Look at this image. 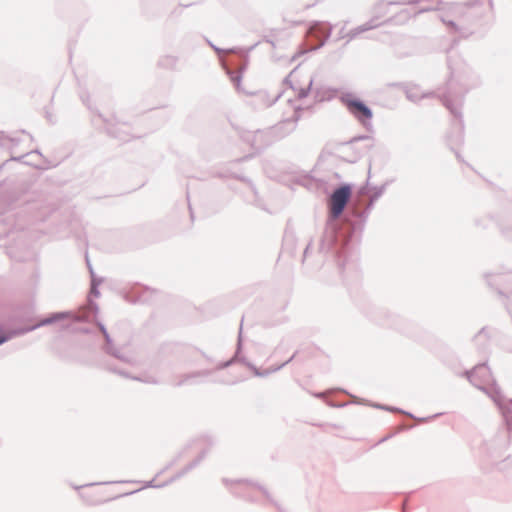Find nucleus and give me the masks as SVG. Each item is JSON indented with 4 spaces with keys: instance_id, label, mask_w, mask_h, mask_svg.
<instances>
[{
    "instance_id": "obj_1",
    "label": "nucleus",
    "mask_w": 512,
    "mask_h": 512,
    "mask_svg": "<svg viewBox=\"0 0 512 512\" xmlns=\"http://www.w3.org/2000/svg\"><path fill=\"white\" fill-rule=\"evenodd\" d=\"M352 193L353 185L350 183H341L333 190L328 201L323 234L316 246L311 240L303 251L302 264L310 269L332 273L334 279L327 280L330 284L337 280L349 283L360 278L357 250L351 245H342L346 241L347 230L344 212Z\"/></svg>"
},
{
    "instance_id": "obj_2",
    "label": "nucleus",
    "mask_w": 512,
    "mask_h": 512,
    "mask_svg": "<svg viewBox=\"0 0 512 512\" xmlns=\"http://www.w3.org/2000/svg\"><path fill=\"white\" fill-rule=\"evenodd\" d=\"M451 75L441 101L455 118L452 124L454 132L447 136L448 145L451 150H454L455 146L461 145L464 141V121L461 110L465 95L477 86L478 81L469 68H467V78L456 79L453 70Z\"/></svg>"
},
{
    "instance_id": "obj_3",
    "label": "nucleus",
    "mask_w": 512,
    "mask_h": 512,
    "mask_svg": "<svg viewBox=\"0 0 512 512\" xmlns=\"http://www.w3.org/2000/svg\"><path fill=\"white\" fill-rule=\"evenodd\" d=\"M464 375L477 389L487 394L499 408L508 430H512V398H507L494 379L486 362L466 370Z\"/></svg>"
},
{
    "instance_id": "obj_4",
    "label": "nucleus",
    "mask_w": 512,
    "mask_h": 512,
    "mask_svg": "<svg viewBox=\"0 0 512 512\" xmlns=\"http://www.w3.org/2000/svg\"><path fill=\"white\" fill-rule=\"evenodd\" d=\"M375 202L376 201L370 197L368 203L362 210H358L360 206H354L348 210L346 216L343 218L347 230L346 241L344 240V242H342V245H351L354 249H356V240L358 236H360L361 233L363 232L366 221L369 217L371 210L375 205Z\"/></svg>"
},
{
    "instance_id": "obj_5",
    "label": "nucleus",
    "mask_w": 512,
    "mask_h": 512,
    "mask_svg": "<svg viewBox=\"0 0 512 512\" xmlns=\"http://www.w3.org/2000/svg\"><path fill=\"white\" fill-rule=\"evenodd\" d=\"M340 102L346 107L347 111L369 132L373 131V111L359 97L352 92H344L339 97Z\"/></svg>"
},
{
    "instance_id": "obj_6",
    "label": "nucleus",
    "mask_w": 512,
    "mask_h": 512,
    "mask_svg": "<svg viewBox=\"0 0 512 512\" xmlns=\"http://www.w3.org/2000/svg\"><path fill=\"white\" fill-rule=\"evenodd\" d=\"M89 318L88 315L85 314H77L72 311H59L53 312L39 319L35 324L19 327L21 331V335H25L29 332H32L40 327L52 325L55 323H59L65 320H69L72 323H81L87 321Z\"/></svg>"
},
{
    "instance_id": "obj_7",
    "label": "nucleus",
    "mask_w": 512,
    "mask_h": 512,
    "mask_svg": "<svg viewBox=\"0 0 512 512\" xmlns=\"http://www.w3.org/2000/svg\"><path fill=\"white\" fill-rule=\"evenodd\" d=\"M492 220L496 222L501 235L505 239L512 241V207L504 209L495 217L484 216L476 218L474 220V225L479 229H487L490 221Z\"/></svg>"
},
{
    "instance_id": "obj_8",
    "label": "nucleus",
    "mask_w": 512,
    "mask_h": 512,
    "mask_svg": "<svg viewBox=\"0 0 512 512\" xmlns=\"http://www.w3.org/2000/svg\"><path fill=\"white\" fill-rule=\"evenodd\" d=\"M241 352H242V326H240L236 350H235L233 357L227 361L219 362L216 366V370H223V369L230 367L235 362H240V363L244 364L246 367H248L253 372V374L257 377H267L271 374V371L268 369L260 370L259 368H257L254 364L249 362L244 356H241Z\"/></svg>"
},
{
    "instance_id": "obj_9",
    "label": "nucleus",
    "mask_w": 512,
    "mask_h": 512,
    "mask_svg": "<svg viewBox=\"0 0 512 512\" xmlns=\"http://www.w3.org/2000/svg\"><path fill=\"white\" fill-rule=\"evenodd\" d=\"M487 285L495 289L497 293L507 299H512V274L486 273L484 275Z\"/></svg>"
},
{
    "instance_id": "obj_10",
    "label": "nucleus",
    "mask_w": 512,
    "mask_h": 512,
    "mask_svg": "<svg viewBox=\"0 0 512 512\" xmlns=\"http://www.w3.org/2000/svg\"><path fill=\"white\" fill-rule=\"evenodd\" d=\"M101 120L105 124V129L108 135L111 137L118 139L119 141L126 142L130 139V134L128 132V126L126 123H115L111 119H107L103 117L101 113H97L93 118L92 122L97 124V121Z\"/></svg>"
},
{
    "instance_id": "obj_11",
    "label": "nucleus",
    "mask_w": 512,
    "mask_h": 512,
    "mask_svg": "<svg viewBox=\"0 0 512 512\" xmlns=\"http://www.w3.org/2000/svg\"><path fill=\"white\" fill-rule=\"evenodd\" d=\"M241 137L257 151H261L271 144L270 131L268 130L258 129L254 132H246Z\"/></svg>"
},
{
    "instance_id": "obj_12",
    "label": "nucleus",
    "mask_w": 512,
    "mask_h": 512,
    "mask_svg": "<svg viewBox=\"0 0 512 512\" xmlns=\"http://www.w3.org/2000/svg\"><path fill=\"white\" fill-rule=\"evenodd\" d=\"M96 324L99 328V331L103 335V338L105 341L104 345L102 346V351L105 354L110 355L118 360H121L124 362L127 361V358L121 352V349L115 346L114 341H113L111 335L109 334L106 326L100 321H97Z\"/></svg>"
},
{
    "instance_id": "obj_13",
    "label": "nucleus",
    "mask_w": 512,
    "mask_h": 512,
    "mask_svg": "<svg viewBox=\"0 0 512 512\" xmlns=\"http://www.w3.org/2000/svg\"><path fill=\"white\" fill-rule=\"evenodd\" d=\"M332 26L329 23L316 21L308 29L311 37L320 38V42L313 48L318 50L323 47L332 34Z\"/></svg>"
},
{
    "instance_id": "obj_14",
    "label": "nucleus",
    "mask_w": 512,
    "mask_h": 512,
    "mask_svg": "<svg viewBox=\"0 0 512 512\" xmlns=\"http://www.w3.org/2000/svg\"><path fill=\"white\" fill-rule=\"evenodd\" d=\"M103 282L102 278H99L95 275V273H92V279L90 283V290H89V297H99L100 291H99V285ZM88 309L90 310V314L93 316H96L99 311L98 304L92 300L91 298H88Z\"/></svg>"
},
{
    "instance_id": "obj_15",
    "label": "nucleus",
    "mask_w": 512,
    "mask_h": 512,
    "mask_svg": "<svg viewBox=\"0 0 512 512\" xmlns=\"http://www.w3.org/2000/svg\"><path fill=\"white\" fill-rule=\"evenodd\" d=\"M240 61L241 64L239 65V68L236 71L231 68H225L227 76L230 78L231 82L235 85V88L238 91H240L243 73L248 66V55H244Z\"/></svg>"
},
{
    "instance_id": "obj_16",
    "label": "nucleus",
    "mask_w": 512,
    "mask_h": 512,
    "mask_svg": "<svg viewBox=\"0 0 512 512\" xmlns=\"http://www.w3.org/2000/svg\"><path fill=\"white\" fill-rule=\"evenodd\" d=\"M473 343L480 354H485L490 345V336L487 327L481 328L473 337Z\"/></svg>"
},
{
    "instance_id": "obj_17",
    "label": "nucleus",
    "mask_w": 512,
    "mask_h": 512,
    "mask_svg": "<svg viewBox=\"0 0 512 512\" xmlns=\"http://www.w3.org/2000/svg\"><path fill=\"white\" fill-rule=\"evenodd\" d=\"M206 455H207V450H202L200 452V454L194 460H192L182 470H180L174 476H172L169 480H167L165 482L166 485L173 483L174 481L180 479L181 477L186 475L188 472H190L191 470L196 468L203 461V459L206 457Z\"/></svg>"
},
{
    "instance_id": "obj_18",
    "label": "nucleus",
    "mask_w": 512,
    "mask_h": 512,
    "mask_svg": "<svg viewBox=\"0 0 512 512\" xmlns=\"http://www.w3.org/2000/svg\"><path fill=\"white\" fill-rule=\"evenodd\" d=\"M299 120V116L298 115H294L292 118L290 119H287L283 122H280L278 123L275 127H274V130L276 131V133H279V132H282L283 133L281 134V136H285V135H288L290 134L292 131L295 130L296 128V123L297 121Z\"/></svg>"
},
{
    "instance_id": "obj_19",
    "label": "nucleus",
    "mask_w": 512,
    "mask_h": 512,
    "mask_svg": "<svg viewBox=\"0 0 512 512\" xmlns=\"http://www.w3.org/2000/svg\"><path fill=\"white\" fill-rule=\"evenodd\" d=\"M222 483L229 489L231 492V489H237L240 490L243 485H250L257 488L258 483L250 480V479H230V478H223Z\"/></svg>"
},
{
    "instance_id": "obj_20",
    "label": "nucleus",
    "mask_w": 512,
    "mask_h": 512,
    "mask_svg": "<svg viewBox=\"0 0 512 512\" xmlns=\"http://www.w3.org/2000/svg\"><path fill=\"white\" fill-rule=\"evenodd\" d=\"M18 336H22L19 327L5 328L4 326L0 325V346Z\"/></svg>"
},
{
    "instance_id": "obj_21",
    "label": "nucleus",
    "mask_w": 512,
    "mask_h": 512,
    "mask_svg": "<svg viewBox=\"0 0 512 512\" xmlns=\"http://www.w3.org/2000/svg\"><path fill=\"white\" fill-rule=\"evenodd\" d=\"M211 374H212V370H209V369L199 370V371H194V372L183 374L180 377L179 381L176 383V386L181 387V386H184L187 384H192L191 376H209Z\"/></svg>"
},
{
    "instance_id": "obj_22",
    "label": "nucleus",
    "mask_w": 512,
    "mask_h": 512,
    "mask_svg": "<svg viewBox=\"0 0 512 512\" xmlns=\"http://www.w3.org/2000/svg\"><path fill=\"white\" fill-rule=\"evenodd\" d=\"M179 62V57L176 55H164L159 61L158 65L167 70H176Z\"/></svg>"
},
{
    "instance_id": "obj_23",
    "label": "nucleus",
    "mask_w": 512,
    "mask_h": 512,
    "mask_svg": "<svg viewBox=\"0 0 512 512\" xmlns=\"http://www.w3.org/2000/svg\"><path fill=\"white\" fill-rule=\"evenodd\" d=\"M389 412L401 413V414H404V415H406V416H408L410 418L416 419V420H418L420 422H423V423L424 422H428L431 419L437 418V417L442 415V413H436V414H434L432 416L418 418L415 415H413L412 413H410L408 411H405V410H403L401 408L395 407V406H391V409H389Z\"/></svg>"
},
{
    "instance_id": "obj_24",
    "label": "nucleus",
    "mask_w": 512,
    "mask_h": 512,
    "mask_svg": "<svg viewBox=\"0 0 512 512\" xmlns=\"http://www.w3.org/2000/svg\"><path fill=\"white\" fill-rule=\"evenodd\" d=\"M371 191V185L369 180L365 182L364 185L360 186L357 190L355 198L353 200V206H361L362 202L359 200L361 196L368 194Z\"/></svg>"
},
{
    "instance_id": "obj_25",
    "label": "nucleus",
    "mask_w": 512,
    "mask_h": 512,
    "mask_svg": "<svg viewBox=\"0 0 512 512\" xmlns=\"http://www.w3.org/2000/svg\"><path fill=\"white\" fill-rule=\"evenodd\" d=\"M257 489L267 498V500L273 504L279 512H287L277 501L273 499L270 492L262 485H257Z\"/></svg>"
},
{
    "instance_id": "obj_26",
    "label": "nucleus",
    "mask_w": 512,
    "mask_h": 512,
    "mask_svg": "<svg viewBox=\"0 0 512 512\" xmlns=\"http://www.w3.org/2000/svg\"><path fill=\"white\" fill-rule=\"evenodd\" d=\"M479 5H480V1L479 0H474V1H469V2L463 3L461 5V11L463 13V15H462L463 20L467 22V10L468 9L476 8Z\"/></svg>"
},
{
    "instance_id": "obj_27",
    "label": "nucleus",
    "mask_w": 512,
    "mask_h": 512,
    "mask_svg": "<svg viewBox=\"0 0 512 512\" xmlns=\"http://www.w3.org/2000/svg\"><path fill=\"white\" fill-rule=\"evenodd\" d=\"M453 33H459L462 36L467 35V29L460 27L454 20L444 21Z\"/></svg>"
},
{
    "instance_id": "obj_28",
    "label": "nucleus",
    "mask_w": 512,
    "mask_h": 512,
    "mask_svg": "<svg viewBox=\"0 0 512 512\" xmlns=\"http://www.w3.org/2000/svg\"><path fill=\"white\" fill-rule=\"evenodd\" d=\"M386 187H387V183H384L380 186H371L372 194L370 197L373 200L377 201L384 194Z\"/></svg>"
},
{
    "instance_id": "obj_29",
    "label": "nucleus",
    "mask_w": 512,
    "mask_h": 512,
    "mask_svg": "<svg viewBox=\"0 0 512 512\" xmlns=\"http://www.w3.org/2000/svg\"><path fill=\"white\" fill-rule=\"evenodd\" d=\"M231 494L237 498H240V499H243L245 501H248V502H256V500L253 498V496H249L243 488H241L240 490H237V489H231Z\"/></svg>"
},
{
    "instance_id": "obj_30",
    "label": "nucleus",
    "mask_w": 512,
    "mask_h": 512,
    "mask_svg": "<svg viewBox=\"0 0 512 512\" xmlns=\"http://www.w3.org/2000/svg\"><path fill=\"white\" fill-rule=\"evenodd\" d=\"M33 154H37V155H40V156H41L40 151L36 149V150H33V151H30V152L24 153V154L19 155V156H13V155H12V156H11V158H10V160H11V161H17V162H22V163H24V164H30L28 161H25L24 159H25L26 157H29V156L33 155Z\"/></svg>"
},
{
    "instance_id": "obj_31",
    "label": "nucleus",
    "mask_w": 512,
    "mask_h": 512,
    "mask_svg": "<svg viewBox=\"0 0 512 512\" xmlns=\"http://www.w3.org/2000/svg\"><path fill=\"white\" fill-rule=\"evenodd\" d=\"M377 27V24H375L372 20L364 23L358 27H355V32L358 34V36L366 31H369L373 28Z\"/></svg>"
},
{
    "instance_id": "obj_32",
    "label": "nucleus",
    "mask_w": 512,
    "mask_h": 512,
    "mask_svg": "<svg viewBox=\"0 0 512 512\" xmlns=\"http://www.w3.org/2000/svg\"><path fill=\"white\" fill-rule=\"evenodd\" d=\"M312 85H313V79H310V81H309V83H308V85L306 87L299 88L298 93H297V97L299 99L306 98L309 95V93H310V91L312 89Z\"/></svg>"
},
{
    "instance_id": "obj_33",
    "label": "nucleus",
    "mask_w": 512,
    "mask_h": 512,
    "mask_svg": "<svg viewBox=\"0 0 512 512\" xmlns=\"http://www.w3.org/2000/svg\"><path fill=\"white\" fill-rule=\"evenodd\" d=\"M9 141H12L10 136L6 135L4 132H0V146L2 148L12 150V146L9 145Z\"/></svg>"
},
{
    "instance_id": "obj_34",
    "label": "nucleus",
    "mask_w": 512,
    "mask_h": 512,
    "mask_svg": "<svg viewBox=\"0 0 512 512\" xmlns=\"http://www.w3.org/2000/svg\"><path fill=\"white\" fill-rule=\"evenodd\" d=\"M133 379L143 382V383H148V384H154V385L159 384V380L154 376L133 377Z\"/></svg>"
},
{
    "instance_id": "obj_35",
    "label": "nucleus",
    "mask_w": 512,
    "mask_h": 512,
    "mask_svg": "<svg viewBox=\"0 0 512 512\" xmlns=\"http://www.w3.org/2000/svg\"><path fill=\"white\" fill-rule=\"evenodd\" d=\"M358 141H368L369 144H368V147H372L373 146V137L370 136V135H359V136H355L351 142H358Z\"/></svg>"
},
{
    "instance_id": "obj_36",
    "label": "nucleus",
    "mask_w": 512,
    "mask_h": 512,
    "mask_svg": "<svg viewBox=\"0 0 512 512\" xmlns=\"http://www.w3.org/2000/svg\"><path fill=\"white\" fill-rule=\"evenodd\" d=\"M501 345L505 351L512 353V335L505 337Z\"/></svg>"
},
{
    "instance_id": "obj_37",
    "label": "nucleus",
    "mask_w": 512,
    "mask_h": 512,
    "mask_svg": "<svg viewBox=\"0 0 512 512\" xmlns=\"http://www.w3.org/2000/svg\"><path fill=\"white\" fill-rule=\"evenodd\" d=\"M295 355L296 353H294L288 360H286L284 363L278 365V366H274V367H270L268 368V370L271 371V374L274 373V372H277L279 371L280 369H282L284 366H286L288 363H290L294 358H295Z\"/></svg>"
},
{
    "instance_id": "obj_38",
    "label": "nucleus",
    "mask_w": 512,
    "mask_h": 512,
    "mask_svg": "<svg viewBox=\"0 0 512 512\" xmlns=\"http://www.w3.org/2000/svg\"><path fill=\"white\" fill-rule=\"evenodd\" d=\"M343 38H347V43L350 42L351 40L355 39L356 37H358V34L355 32V28L351 29L350 31H348L345 35L342 36Z\"/></svg>"
},
{
    "instance_id": "obj_39",
    "label": "nucleus",
    "mask_w": 512,
    "mask_h": 512,
    "mask_svg": "<svg viewBox=\"0 0 512 512\" xmlns=\"http://www.w3.org/2000/svg\"><path fill=\"white\" fill-rule=\"evenodd\" d=\"M164 486H166V483L156 485L154 483V479H152V480L146 482L145 485L143 486V488H161V487H164Z\"/></svg>"
},
{
    "instance_id": "obj_40",
    "label": "nucleus",
    "mask_w": 512,
    "mask_h": 512,
    "mask_svg": "<svg viewBox=\"0 0 512 512\" xmlns=\"http://www.w3.org/2000/svg\"><path fill=\"white\" fill-rule=\"evenodd\" d=\"M206 42L208 43V45L217 53V54H222L225 52L224 49L214 45L209 39H206Z\"/></svg>"
},
{
    "instance_id": "obj_41",
    "label": "nucleus",
    "mask_w": 512,
    "mask_h": 512,
    "mask_svg": "<svg viewBox=\"0 0 512 512\" xmlns=\"http://www.w3.org/2000/svg\"><path fill=\"white\" fill-rule=\"evenodd\" d=\"M10 139L12 140V141H9V145L12 146V150H10V151L13 153L15 147H17L19 145L20 139L16 138V137H11V136H10Z\"/></svg>"
},
{
    "instance_id": "obj_42",
    "label": "nucleus",
    "mask_w": 512,
    "mask_h": 512,
    "mask_svg": "<svg viewBox=\"0 0 512 512\" xmlns=\"http://www.w3.org/2000/svg\"><path fill=\"white\" fill-rule=\"evenodd\" d=\"M111 483H113V482L112 481H107V482L90 483V484H85V485H81V486H74L73 488L76 489V490H79V489H81L83 487H86V486L111 484Z\"/></svg>"
},
{
    "instance_id": "obj_43",
    "label": "nucleus",
    "mask_w": 512,
    "mask_h": 512,
    "mask_svg": "<svg viewBox=\"0 0 512 512\" xmlns=\"http://www.w3.org/2000/svg\"><path fill=\"white\" fill-rule=\"evenodd\" d=\"M372 406L377 409L389 411L391 409V406L385 405V404H379V403H373Z\"/></svg>"
},
{
    "instance_id": "obj_44",
    "label": "nucleus",
    "mask_w": 512,
    "mask_h": 512,
    "mask_svg": "<svg viewBox=\"0 0 512 512\" xmlns=\"http://www.w3.org/2000/svg\"><path fill=\"white\" fill-rule=\"evenodd\" d=\"M280 97V94H278L277 96H275L273 99L271 100H268L267 103H265V106L266 107H270L272 106L274 103H276V101L279 99Z\"/></svg>"
},
{
    "instance_id": "obj_45",
    "label": "nucleus",
    "mask_w": 512,
    "mask_h": 512,
    "mask_svg": "<svg viewBox=\"0 0 512 512\" xmlns=\"http://www.w3.org/2000/svg\"><path fill=\"white\" fill-rule=\"evenodd\" d=\"M182 13L181 7H176L171 11V16H179Z\"/></svg>"
},
{
    "instance_id": "obj_46",
    "label": "nucleus",
    "mask_w": 512,
    "mask_h": 512,
    "mask_svg": "<svg viewBox=\"0 0 512 512\" xmlns=\"http://www.w3.org/2000/svg\"><path fill=\"white\" fill-rule=\"evenodd\" d=\"M86 263H87V267L89 269V272H90V277L92 278V273H95L94 270H93V267L90 263V260L89 258L86 256Z\"/></svg>"
},
{
    "instance_id": "obj_47",
    "label": "nucleus",
    "mask_w": 512,
    "mask_h": 512,
    "mask_svg": "<svg viewBox=\"0 0 512 512\" xmlns=\"http://www.w3.org/2000/svg\"><path fill=\"white\" fill-rule=\"evenodd\" d=\"M80 333H83V334H89L91 333V329L88 328V327H80L77 329Z\"/></svg>"
},
{
    "instance_id": "obj_48",
    "label": "nucleus",
    "mask_w": 512,
    "mask_h": 512,
    "mask_svg": "<svg viewBox=\"0 0 512 512\" xmlns=\"http://www.w3.org/2000/svg\"><path fill=\"white\" fill-rule=\"evenodd\" d=\"M80 98H81V100H82V102H83L84 104H87V102H88V100H89V96H88L87 94H85V93H81V94H80Z\"/></svg>"
},
{
    "instance_id": "obj_49",
    "label": "nucleus",
    "mask_w": 512,
    "mask_h": 512,
    "mask_svg": "<svg viewBox=\"0 0 512 512\" xmlns=\"http://www.w3.org/2000/svg\"><path fill=\"white\" fill-rule=\"evenodd\" d=\"M201 354H202V356H203L204 358H206V359H207V361H209V362H213V359H212L211 357H209L208 355H206L204 352H201Z\"/></svg>"
},
{
    "instance_id": "obj_50",
    "label": "nucleus",
    "mask_w": 512,
    "mask_h": 512,
    "mask_svg": "<svg viewBox=\"0 0 512 512\" xmlns=\"http://www.w3.org/2000/svg\"><path fill=\"white\" fill-rule=\"evenodd\" d=\"M180 457H181V454H179V455L177 456V458H176L175 460H173V461H172V462H171V463L166 467V469H167V468H169V467H171L172 465H174V463H175V462H176Z\"/></svg>"
},
{
    "instance_id": "obj_51",
    "label": "nucleus",
    "mask_w": 512,
    "mask_h": 512,
    "mask_svg": "<svg viewBox=\"0 0 512 512\" xmlns=\"http://www.w3.org/2000/svg\"><path fill=\"white\" fill-rule=\"evenodd\" d=\"M214 383H223V384H234L235 382H224V381H221V380H213Z\"/></svg>"
},
{
    "instance_id": "obj_52",
    "label": "nucleus",
    "mask_w": 512,
    "mask_h": 512,
    "mask_svg": "<svg viewBox=\"0 0 512 512\" xmlns=\"http://www.w3.org/2000/svg\"><path fill=\"white\" fill-rule=\"evenodd\" d=\"M265 41H266L267 43L271 44L273 47H275V43H274V41H273L272 39H268V38H266V39H265Z\"/></svg>"
},
{
    "instance_id": "obj_53",
    "label": "nucleus",
    "mask_w": 512,
    "mask_h": 512,
    "mask_svg": "<svg viewBox=\"0 0 512 512\" xmlns=\"http://www.w3.org/2000/svg\"><path fill=\"white\" fill-rule=\"evenodd\" d=\"M113 371H114V372H116V373H118V374H120V375H123V376H125V377H128V375H127L126 373H124L123 371H120V370H119V371H118V370H113Z\"/></svg>"
},
{
    "instance_id": "obj_54",
    "label": "nucleus",
    "mask_w": 512,
    "mask_h": 512,
    "mask_svg": "<svg viewBox=\"0 0 512 512\" xmlns=\"http://www.w3.org/2000/svg\"><path fill=\"white\" fill-rule=\"evenodd\" d=\"M390 437H392V435H388V436H386V437L382 438V439L379 441V443H382V442L386 441V440H387V439H389Z\"/></svg>"
},
{
    "instance_id": "obj_55",
    "label": "nucleus",
    "mask_w": 512,
    "mask_h": 512,
    "mask_svg": "<svg viewBox=\"0 0 512 512\" xmlns=\"http://www.w3.org/2000/svg\"><path fill=\"white\" fill-rule=\"evenodd\" d=\"M481 17V13L478 12L476 14L473 15V19H477V18H480Z\"/></svg>"
},
{
    "instance_id": "obj_56",
    "label": "nucleus",
    "mask_w": 512,
    "mask_h": 512,
    "mask_svg": "<svg viewBox=\"0 0 512 512\" xmlns=\"http://www.w3.org/2000/svg\"><path fill=\"white\" fill-rule=\"evenodd\" d=\"M407 98L410 99V100H413L414 95H411L410 93H407Z\"/></svg>"
},
{
    "instance_id": "obj_57",
    "label": "nucleus",
    "mask_w": 512,
    "mask_h": 512,
    "mask_svg": "<svg viewBox=\"0 0 512 512\" xmlns=\"http://www.w3.org/2000/svg\"><path fill=\"white\" fill-rule=\"evenodd\" d=\"M407 98L410 99V100H413L414 95H411L410 93H407Z\"/></svg>"
},
{
    "instance_id": "obj_58",
    "label": "nucleus",
    "mask_w": 512,
    "mask_h": 512,
    "mask_svg": "<svg viewBox=\"0 0 512 512\" xmlns=\"http://www.w3.org/2000/svg\"><path fill=\"white\" fill-rule=\"evenodd\" d=\"M251 189H252V192L256 195L257 194L256 188L252 184H251Z\"/></svg>"
},
{
    "instance_id": "obj_59",
    "label": "nucleus",
    "mask_w": 512,
    "mask_h": 512,
    "mask_svg": "<svg viewBox=\"0 0 512 512\" xmlns=\"http://www.w3.org/2000/svg\"><path fill=\"white\" fill-rule=\"evenodd\" d=\"M284 83H289V84L291 85V81L289 80V77H286V78L284 79Z\"/></svg>"
},
{
    "instance_id": "obj_60",
    "label": "nucleus",
    "mask_w": 512,
    "mask_h": 512,
    "mask_svg": "<svg viewBox=\"0 0 512 512\" xmlns=\"http://www.w3.org/2000/svg\"><path fill=\"white\" fill-rule=\"evenodd\" d=\"M46 117H47V119H48L50 122H52V118H51V115H50L49 113H47V116H46Z\"/></svg>"
},
{
    "instance_id": "obj_61",
    "label": "nucleus",
    "mask_w": 512,
    "mask_h": 512,
    "mask_svg": "<svg viewBox=\"0 0 512 512\" xmlns=\"http://www.w3.org/2000/svg\"><path fill=\"white\" fill-rule=\"evenodd\" d=\"M489 2V6L492 8L493 7V0H488Z\"/></svg>"
},
{
    "instance_id": "obj_62",
    "label": "nucleus",
    "mask_w": 512,
    "mask_h": 512,
    "mask_svg": "<svg viewBox=\"0 0 512 512\" xmlns=\"http://www.w3.org/2000/svg\"><path fill=\"white\" fill-rule=\"evenodd\" d=\"M455 154H456V157L460 160L461 159L460 154L458 152H455Z\"/></svg>"
},
{
    "instance_id": "obj_63",
    "label": "nucleus",
    "mask_w": 512,
    "mask_h": 512,
    "mask_svg": "<svg viewBox=\"0 0 512 512\" xmlns=\"http://www.w3.org/2000/svg\"><path fill=\"white\" fill-rule=\"evenodd\" d=\"M68 328H69L68 325H64V324L62 325V329H68Z\"/></svg>"
},
{
    "instance_id": "obj_64",
    "label": "nucleus",
    "mask_w": 512,
    "mask_h": 512,
    "mask_svg": "<svg viewBox=\"0 0 512 512\" xmlns=\"http://www.w3.org/2000/svg\"><path fill=\"white\" fill-rule=\"evenodd\" d=\"M256 45H257V44H255V45L251 46V47L248 49V51L253 50V49L255 48V46H256Z\"/></svg>"
}]
</instances>
